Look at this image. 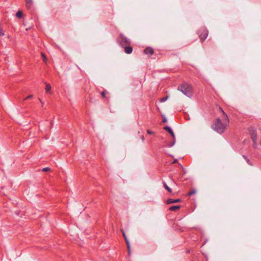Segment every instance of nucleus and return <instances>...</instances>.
Segmentation results:
<instances>
[{
    "label": "nucleus",
    "instance_id": "9b49d317",
    "mask_svg": "<svg viewBox=\"0 0 261 261\" xmlns=\"http://www.w3.org/2000/svg\"><path fill=\"white\" fill-rule=\"evenodd\" d=\"M180 207V205H173L170 207L169 210L172 211H176L177 210L179 209Z\"/></svg>",
    "mask_w": 261,
    "mask_h": 261
},
{
    "label": "nucleus",
    "instance_id": "4be33fe9",
    "mask_svg": "<svg viewBox=\"0 0 261 261\" xmlns=\"http://www.w3.org/2000/svg\"><path fill=\"white\" fill-rule=\"evenodd\" d=\"M168 99V97H163L161 99V102H165Z\"/></svg>",
    "mask_w": 261,
    "mask_h": 261
},
{
    "label": "nucleus",
    "instance_id": "bb28decb",
    "mask_svg": "<svg viewBox=\"0 0 261 261\" xmlns=\"http://www.w3.org/2000/svg\"><path fill=\"white\" fill-rule=\"evenodd\" d=\"M147 133L148 134H150H150H153V133L152 132L150 131V130H149V129H147Z\"/></svg>",
    "mask_w": 261,
    "mask_h": 261
},
{
    "label": "nucleus",
    "instance_id": "39448f33",
    "mask_svg": "<svg viewBox=\"0 0 261 261\" xmlns=\"http://www.w3.org/2000/svg\"><path fill=\"white\" fill-rule=\"evenodd\" d=\"M25 6L28 10H30L32 13V8L33 6V3L32 0H25Z\"/></svg>",
    "mask_w": 261,
    "mask_h": 261
},
{
    "label": "nucleus",
    "instance_id": "4468645a",
    "mask_svg": "<svg viewBox=\"0 0 261 261\" xmlns=\"http://www.w3.org/2000/svg\"><path fill=\"white\" fill-rule=\"evenodd\" d=\"M220 109L221 110V111L223 112V113L224 114V121H226V123H228L229 122V119H228V116H227V115H226L224 113V112L223 111V110L220 108Z\"/></svg>",
    "mask_w": 261,
    "mask_h": 261
},
{
    "label": "nucleus",
    "instance_id": "20e7f679",
    "mask_svg": "<svg viewBox=\"0 0 261 261\" xmlns=\"http://www.w3.org/2000/svg\"><path fill=\"white\" fill-rule=\"evenodd\" d=\"M208 36V31L206 30H203L202 34L199 35V37L200 38L201 41L202 42L205 39L207 38Z\"/></svg>",
    "mask_w": 261,
    "mask_h": 261
},
{
    "label": "nucleus",
    "instance_id": "6e6552de",
    "mask_svg": "<svg viewBox=\"0 0 261 261\" xmlns=\"http://www.w3.org/2000/svg\"><path fill=\"white\" fill-rule=\"evenodd\" d=\"M144 52L145 54L152 55L154 53V50L152 48L148 47L144 49Z\"/></svg>",
    "mask_w": 261,
    "mask_h": 261
},
{
    "label": "nucleus",
    "instance_id": "6ab92c4d",
    "mask_svg": "<svg viewBox=\"0 0 261 261\" xmlns=\"http://www.w3.org/2000/svg\"><path fill=\"white\" fill-rule=\"evenodd\" d=\"M195 193H196V191L195 190H193L192 191H191V192H190L188 193V195L191 196V195H192L195 194Z\"/></svg>",
    "mask_w": 261,
    "mask_h": 261
},
{
    "label": "nucleus",
    "instance_id": "f8f14e48",
    "mask_svg": "<svg viewBox=\"0 0 261 261\" xmlns=\"http://www.w3.org/2000/svg\"><path fill=\"white\" fill-rule=\"evenodd\" d=\"M163 186L169 192V193H171L172 192V190L171 188H170L168 185H167V184L165 182V181H163Z\"/></svg>",
    "mask_w": 261,
    "mask_h": 261
},
{
    "label": "nucleus",
    "instance_id": "2eb2a0df",
    "mask_svg": "<svg viewBox=\"0 0 261 261\" xmlns=\"http://www.w3.org/2000/svg\"><path fill=\"white\" fill-rule=\"evenodd\" d=\"M51 89V86L49 84H46L45 91L47 93H48Z\"/></svg>",
    "mask_w": 261,
    "mask_h": 261
},
{
    "label": "nucleus",
    "instance_id": "5701e85b",
    "mask_svg": "<svg viewBox=\"0 0 261 261\" xmlns=\"http://www.w3.org/2000/svg\"><path fill=\"white\" fill-rule=\"evenodd\" d=\"M32 97H33V95L31 94V95H29L28 96L26 97L25 98H24V100H27V99H28L29 98H31Z\"/></svg>",
    "mask_w": 261,
    "mask_h": 261
},
{
    "label": "nucleus",
    "instance_id": "aec40b11",
    "mask_svg": "<svg viewBox=\"0 0 261 261\" xmlns=\"http://www.w3.org/2000/svg\"><path fill=\"white\" fill-rule=\"evenodd\" d=\"M4 35V32L2 28L0 27V36H3Z\"/></svg>",
    "mask_w": 261,
    "mask_h": 261
},
{
    "label": "nucleus",
    "instance_id": "ddd939ff",
    "mask_svg": "<svg viewBox=\"0 0 261 261\" xmlns=\"http://www.w3.org/2000/svg\"><path fill=\"white\" fill-rule=\"evenodd\" d=\"M16 16L19 19L22 18L23 17V14H22V11H17V13H16Z\"/></svg>",
    "mask_w": 261,
    "mask_h": 261
},
{
    "label": "nucleus",
    "instance_id": "9d476101",
    "mask_svg": "<svg viewBox=\"0 0 261 261\" xmlns=\"http://www.w3.org/2000/svg\"><path fill=\"white\" fill-rule=\"evenodd\" d=\"M181 201L180 199H168L167 200V204H171L173 203H177Z\"/></svg>",
    "mask_w": 261,
    "mask_h": 261
},
{
    "label": "nucleus",
    "instance_id": "f03ea898",
    "mask_svg": "<svg viewBox=\"0 0 261 261\" xmlns=\"http://www.w3.org/2000/svg\"><path fill=\"white\" fill-rule=\"evenodd\" d=\"M178 90L189 97H191L193 95L192 87L187 83H184L179 86Z\"/></svg>",
    "mask_w": 261,
    "mask_h": 261
},
{
    "label": "nucleus",
    "instance_id": "b1692460",
    "mask_svg": "<svg viewBox=\"0 0 261 261\" xmlns=\"http://www.w3.org/2000/svg\"><path fill=\"white\" fill-rule=\"evenodd\" d=\"M101 95L103 97H105L106 96V92L105 91H102L101 92Z\"/></svg>",
    "mask_w": 261,
    "mask_h": 261
},
{
    "label": "nucleus",
    "instance_id": "0eeeda50",
    "mask_svg": "<svg viewBox=\"0 0 261 261\" xmlns=\"http://www.w3.org/2000/svg\"><path fill=\"white\" fill-rule=\"evenodd\" d=\"M251 137L253 142L254 145H255L256 144L257 141V134L255 132L253 131L251 133Z\"/></svg>",
    "mask_w": 261,
    "mask_h": 261
},
{
    "label": "nucleus",
    "instance_id": "c756f323",
    "mask_svg": "<svg viewBox=\"0 0 261 261\" xmlns=\"http://www.w3.org/2000/svg\"><path fill=\"white\" fill-rule=\"evenodd\" d=\"M141 139H142V141H144V137L143 136H142V137H141Z\"/></svg>",
    "mask_w": 261,
    "mask_h": 261
},
{
    "label": "nucleus",
    "instance_id": "a878e982",
    "mask_svg": "<svg viewBox=\"0 0 261 261\" xmlns=\"http://www.w3.org/2000/svg\"><path fill=\"white\" fill-rule=\"evenodd\" d=\"M167 118H166L165 116H164V117H163V122L164 123H166V122H167Z\"/></svg>",
    "mask_w": 261,
    "mask_h": 261
},
{
    "label": "nucleus",
    "instance_id": "412c9836",
    "mask_svg": "<svg viewBox=\"0 0 261 261\" xmlns=\"http://www.w3.org/2000/svg\"><path fill=\"white\" fill-rule=\"evenodd\" d=\"M50 170V168H48V167H45V168H44L42 169V171H44V172H46V171H48Z\"/></svg>",
    "mask_w": 261,
    "mask_h": 261
},
{
    "label": "nucleus",
    "instance_id": "1a4fd4ad",
    "mask_svg": "<svg viewBox=\"0 0 261 261\" xmlns=\"http://www.w3.org/2000/svg\"><path fill=\"white\" fill-rule=\"evenodd\" d=\"M124 47V51L125 53L127 54H129L132 53L133 51V48L130 46H123Z\"/></svg>",
    "mask_w": 261,
    "mask_h": 261
},
{
    "label": "nucleus",
    "instance_id": "f3484780",
    "mask_svg": "<svg viewBox=\"0 0 261 261\" xmlns=\"http://www.w3.org/2000/svg\"><path fill=\"white\" fill-rule=\"evenodd\" d=\"M175 143V139H173V141H172V143L168 145V147H172L174 145Z\"/></svg>",
    "mask_w": 261,
    "mask_h": 261
},
{
    "label": "nucleus",
    "instance_id": "f257e3e1",
    "mask_svg": "<svg viewBox=\"0 0 261 261\" xmlns=\"http://www.w3.org/2000/svg\"><path fill=\"white\" fill-rule=\"evenodd\" d=\"M226 123H223L220 118H218L212 125V128L218 133H223L226 128Z\"/></svg>",
    "mask_w": 261,
    "mask_h": 261
},
{
    "label": "nucleus",
    "instance_id": "dca6fc26",
    "mask_svg": "<svg viewBox=\"0 0 261 261\" xmlns=\"http://www.w3.org/2000/svg\"><path fill=\"white\" fill-rule=\"evenodd\" d=\"M243 158L246 160V161L249 165H252V164L251 163L247 156H246L245 155H243Z\"/></svg>",
    "mask_w": 261,
    "mask_h": 261
},
{
    "label": "nucleus",
    "instance_id": "7ed1b4c3",
    "mask_svg": "<svg viewBox=\"0 0 261 261\" xmlns=\"http://www.w3.org/2000/svg\"><path fill=\"white\" fill-rule=\"evenodd\" d=\"M118 41L122 46H126L130 43V40L122 34L120 35Z\"/></svg>",
    "mask_w": 261,
    "mask_h": 261
},
{
    "label": "nucleus",
    "instance_id": "393cba45",
    "mask_svg": "<svg viewBox=\"0 0 261 261\" xmlns=\"http://www.w3.org/2000/svg\"><path fill=\"white\" fill-rule=\"evenodd\" d=\"M127 246V249H128V254L129 255L130 254V246Z\"/></svg>",
    "mask_w": 261,
    "mask_h": 261
},
{
    "label": "nucleus",
    "instance_id": "c85d7f7f",
    "mask_svg": "<svg viewBox=\"0 0 261 261\" xmlns=\"http://www.w3.org/2000/svg\"><path fill=\"white\" fill-rule=\"evenodd\" d=\"M177 162V159H175L174 161H173V163H175Z\"/></svg>",
    "mask_w": 261,
    "mask_h": 261
},
{
    "label": "nucleus",
    "instance_id": "cd10ccee",
    "mask_svg": "<svg viewBox=\"0 0 261 261\" xmlns=\"http://www.w3.org/2000/svg\"><path fill=\"white\" fill-rule=\"evenodd\" d=\"M42 57H43V60L44 62H46V59L45 57V56L44 55V54H42Z\"/></svg>",
    "mask_w": 261,
    "mask_h": 261
},
{
    "label": "nucleus",
    "instance_id": "a211bd4d",
    "mask_svg": "<svg viewBox=\"0 0 261 261\" xmlns=\"http://www.w3.org/2000/svg\"><path fill=\"white\" fill-rule=\"evenodd\" d=\"M123 235L125 238V241H126V245H129V241L128 240H127V238L126 237V236L125 234V233L123 232Z\"/></svg>",
    "mask_w": 261,
    "mask_h": 261
},
{
    "label": "nucleus",
    "instance_id": "423d86ee",
    "mask_svg": "<svg viewBox=\"0 0 261 261\" xmlns=\"http://www.w3.org/2000/svg\"><path fill=\"white\" fill-rule=\"evenodd\" d=\"M164 129L168 133H169L171 135L173 139H175V136L174 133H173L172 129L170 126H166L165 127H164Z\"/></svg>",
    "mask_w": 261,
    "mask_h": 261
}]
</instances>
